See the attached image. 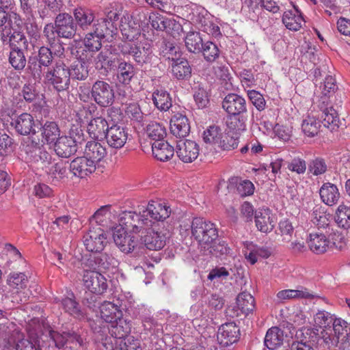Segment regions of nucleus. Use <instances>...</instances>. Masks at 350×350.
I'll return each mask as SVG.
<instances>
[{
  "instance_id": "a19ab883",
  "label": "nucleus",
  "mask_w": 350,
  "mask_h": 350,
  "mask_svg": "<svg viewBox=\"0 0 350 350\" xmlns=\"http://www.w3.org/2000/svg\"><path fill=\"white\" fill-rule=\"evenodd\" d=\"M172 72L178 80L187 79L191 75V68L187 59H177L172 62Z\"/></svg>"
},
{
  "instance_id": "f257e3e1",
  "label": "nucleus",
  "mask_w": 350,
  "mask_h": 350,
  "mask_svg": "<svg viewBox=\"0 0 350 350\" xmlns=\"http://www.w3.org/2000/svg\"><path fill=\"white\" fill-rule=\"evenodd\" d=\"M107 286H83L84 295L82 297L83 308L72 298L66 297L62 300V305L66 312L79 320L91 321L94 316L98 317L97 296L107 291Z\"/></svg>"
},
{
  "instance_id": "3c124183",
  "label": "nucleus",
  "mask_w": 350,
  "mask_h": 350,
  "mask_svg": "<svg viewBox=\"0 0 350 350\" xmlns=\"http://www.w3.org/2000/svg\"><path fill=\"white\" fill-rule=\"evenodd\" d=\"M222 135L223 133L219 126H210L203 133V140L206 144L212 145L216 149Z\"/></svg>"
},
{
  "instance_id": "a18cd8bd",
  "label": "nucleus",
  "mask_w": 350,
  "mask_h": 350,
  "mask_svg": "<svg viewBox=\"0 0 350 350\" xmlns=\"http://www.w3.org/2000/svg\"><path fill=\"white\" fill-rule=\"evenodd\" d=\"M133 48L132 56L137 63L145 64L150 61L152 50L150 43L145 42L139 45L135 44Z\"/></svg>"
},
{
  "instance_id": "4468645a",
  "label": "nucleus",
  "mask_w": 350,
  "mask_h": 350,
  "mask_svg": "<svg viewBox=\"0 0 350 350\" xmlns=\"http://www.w3.org/2000/svg\"><path fill=\"white\" fill-rule=\"evenodd\" d=\"M86 250L91 252H101L105 247L107 235L101 228H91L83 237Z\"/></svg>"
},
{
  "instance_id": "a878e982",
  "label": "nucleus",
  "mask_w": 350,
  "mask_h": 350,
  "mask_svg": "<svg viewBox=\"0 0 350 350\" xmlns=\"http://www.w3.org/2000/svg\"><path fill=\"white\" fill-rule=\"evenodd\" d=\"M144 211L149 218L156 223L168 218L172 210L165 202L151 200Z\"/></svg>"
},
{
  "instance_id": "9d476101",
  "label": "nucleus",
  "mask_w": 350,
  "mask_h": 350,
  "mask_svg": "<svg viewBox=\"0 0 350 350\" xmlns=\"http://www.w3.org/2000/svg\"><path fill=\"white\" fill-rule=\"evenodd\" d=\"M70 135L61 136L54 142V150L59 157L68 158L77 152V143L83 135V131L80 128H72Z\"/></svg>"
},
{
  "instance_id": "393cba45",
  "label": "nucleus",
  "mask_w": 350,
  "mask_h": 350,
  "mask_svg": "<svg viewBox=\"0 0 350 350\" xmlns=\"http://www.w3.org/2000/svg\"><path fill=\"white\" fill-rule=\"evenodd\" d=\"M57 36L65 38L73 37L76 33V25L72 17L66 13L59 14L55 19Z\"/></svg>"
},
{
  "instance_id": "79ce46f5",
  "label": "nucleus",
  "mask_w": 350,
  "mask_h": 350,
  "mask_svg": "<svg viewBox=\"0 0 350 350\" xmlns=\"http://www.w3.org/2000/svg\"><path fill=\"white\" fill-rule=\"evenodd\" d=\"M204 42L201 34L198 31H190L185 37V45L187 50L193 54H200Z\"/></svg>"
},
{
  "instance_id": "0eeeda50",
  "label": "nucleus",
  "mask_w": 350,
  "mask_h": 350,
  "mask_svg": "<svg viewBox=\"0 0 350 350\" xmlns=\"http://www.w3.org/2000/svg\"><path fill=\"white\" fill-rule=\"evenodd\" d=\"M119 225L133 233L145 234L154 226L155 222L149 218L144 209L137 213L135 211H124L119 215Z\"/></svg>"
},
{
  "instance_id": "37998d69",
  "label": "nucleus",
  "mask_w": 350,
  "mask_h": 350,
  "mask_svg": "<svg viewBox=\"0 0 350 350\" xmlns=\"http://www.w3.org/2000/svg\"><path fill=\"white\" fill-rule=\"evenodd\" d=\"M282 23L289 30L296 31L301 27L304 20L297 10H288L283 14Z\"/></svg>"
},
{
  "instance_id": "2eb2a0df",
  "label": "nucleus",
  "mask_w": 350,
  "mask_h": 350,
  "mask_svg": "<svg viewBox=\"0 0 350 350\" xmlns=\"http://www.w3.org/2000/svg\"><path fill=\"white\" fill-rule=\"evenodd\" d=\"M127 230L118 225L113 228V238L116 245L124 253L133 252L137 245V239L127 233Z\"/></svg>"
},
{
  "instance_id": "39448f33",
  "label": "nucleus",
  "mask_w": 350,
  "mask_h": 350,
  "mask_svg": "<svg viewBox=\"0 0 350 350\" xmlns=\"http://www.w3.org/2000/svg\"><path fill=\"white\" fill-rule=\"evenodd\" d=\"M93 31L86 34L84 45L90 51H98L102 46V39L113 38L116 29L111 21L101 18L94 21L92 25Z\"/></svg>"
},
{
  "instance_id": "423d86ee",
  "label": "nucleus",
  "mask_w": 350,
  "mask_h": 350,
  "mask_svg": "<svg viewBox=\"0 0 350 350\" xmlns=\"http://www.w3.org/2000/svg\"><path fill=\"white\" fill-rule=\"evenodd\" d=\"M191 234L201 248L204 250L212 247L219 237L216 225L201 217H196L191 224Z\"/></svg>"
},
{
  "instance_id": "8fccbe9b",
  "label": "nucleus",
  "mask_w": 350,
  "mask_h": 350,
  "mask_svg": "<svg viewBox=\"0 0 350 350\" xmlns=\"http://www.w3.org/2000/svg\"><path fill=\"white\" fill-rule=\"evenodd\" d=\"M335 221L339 227L345 229L350 228V206L341 204H340L335 213Z\"/></svg>"
},
{
  "instance_id": "bb28decb",
  "label": "nucleus",
  "mask_w": 350,
  "mask_h": 350,
  "mask_svg": "<svg viewBox=\"0 0 350 350\" xmlns=\"http://www.w3.org/2000/svg\"><path fill=\"white\" fill-rule=\"evenodd\" d=\"M243 246L244 256L251 265H254L258 261V257L268 258L271 254L269 247L258 246L251 241L243 242Z\"/></svg>"
},
{
  "instance_id": "b1692460",
  "label": "nucleus",
  "mask_w": 350,
  "mask_h": 350,
  "mask_svg": "<svg viewBox=\"0 0 350 350\" xmlns=\"http://www.w3.org/2000/svg\"><path fill=\"white\" fill-rule=\"evenodd\" d=\"M222 107L228 115H241L247 111L245 100L237 94L226 95L223 100Z\"/></svg>"
},
{
  "instance_id": "f704fd0d",
  "label": "nucleus",
  "mask_w": 350,
  "mask_h": 350,
  "mask_svg": "<svg viewBox=\"0 0 350 350\" xmlns=\"http://www.w3.org/2000/svg\"><path fill=\"white\" fill-rule=\"evenodd\" d=\"M152 151L154 157L161 161L170 160L174 154L173 146L165 140H159L152 144Z\"/></svg>"
},
{
  "instance_id": "72a5a7b5",
  "label": "nucleus",
  "mask_w": 350,
  "mask_h": 350,
  "mask_svg": "<svg viewBox=\"0 0 350 350\" xmlns=\"http://www.w3.org/2000/svg\"><path fill=\"white\" fill-rule=\"evenodd\" d=\"M83 155L97 164L107 155V149L97 139L91 140L86 143Z\"/></svg>"
},
{
  "instance_id": "f3484780",
  "label": "nucleus",
  "mask_w": 350,
  "mask_h": 350,
  "mask_svg": "<svg viewBox=\"0 0 350 350\" xmlns=\"http://www.w3.org/2000/svg\"><path fill=\"white\" fill-rule=\"evenodd\" d=\"M120 29L123 38L129 41L137 40L141 35L139 20L128 14L121 18Z\"/></svg>"
},
{
  "instance_id": "0e129e2a",
  "label": "nucleus",
  "mask_w": 350,
  "mask_h": 350,
  "mask_svg": "<svg viewBox=\"0 0 350 350\" xmlns=\"http://www.w3.org/2000/svg\"><path fill=\"white\" fill-rule=\"evenodd\" d=\"M85 284H106V279L98 271L85 269L83 275Z\"/></svg>"
},
{
  "instance_id": "de8ad7c7",
  "label": "nucleus",
  "mask_w": 350,
  "mask_h": 350,
  "mask_svg": "<svg viewBox=\"0 0 350 350\" xmlns=\"http://www.w3.org/2000/svg\"><path fill=\"white\" fill-rule=\"evenodd\" d=\"M135 75L133 65L126 62H120L118 66V79L120 83L128 85Z\"/></svg>"
},
{
  "instance_id": "13d9d810",
  "label": "nucleus",
  "mask_w": 350,
  "mask_h": 350,
  "mask_svg": "<svg viewBox=\"0 0 350 350\" xmlns=\"http://www.w3.org/2000/svg\"><path fill=\"white\" fill-rule=\"evenodd\" d=\"M214 70L216 77L221 81V84L224 85V88L227 90H232V77L228 66H217Z\"/></svg>"
},
{
  "instance_id": "864d4df0",
  "label": "nucleus",
  "mask_w": 350,
  "mask_h": 350,
  "mask_svg": "<svg viewBox=\"0 0 350 350\" xmlns=\"http://www.w3.org/2000/svg\"><path fill=\"white\" fill-rule=\"evenodd\" d=\"M277 297L280 299H289L295 298H314L319 296L309 293L306 288H304V290H283L278 293Z\"/></svg>"
},
{
  "instance_id": "338daca9",
  "label": "nucleus",
  "mask_w": 350,
  "mask_h": 350,
  "mask_svg": "<svg viewBox=\"0 0 350 350\" xmlns=\"http://www.w3.org/2000/svg\"><path fill=\"white\" fill-rule=\"evenodd\" d=\"M46 172L53 180H60L66 176L67 167L64 161H60L53 165Z\"/></svg>"
},
{
  "instance_id": "412c9836",
  "label": "nucleus",
  "mask_w": 350,
  "mask_h": 350,
  "mask_svg": "<svg viewBox=\"0 0 350 350\" xmlns=\"http://www.w3.org/2000/svg\"><path fill=\"white\" fill-rule=\"evenodd\" d=\"M98 297L99 295L97 296V299H98ZM96 304L98 306L96 308L98 317L94 315L93 321L94 318L101 319L106 323H110L122 317V310L116 304L111 301H104L99 306L100 303L98 299H97Z\"/></svg>"
},
{
  "instance_id": "7c9ffc66",
  "label": "nucleus",
  "mask_w": 350,
  "mask_h": 350,
  "mask_svg": "<svg viewBox=\"0 0 350 350\" xmlns=\"http://www.w3.org/2000/svg\"><path fill=\"white\" fill-rule=\"evenodd\" d=\"M307 243L310 250L316 254H324L332 247L329 239L320 232L310 233Z\"/></svg>"
},
{
  "instance_id": "aec40b11",
  "label": "nucleus",
  "mask_w": 350,
  "mask_h": 350,
  "mask_svg": "<svg viewBox=\"0 0 350 350\" xmlns=\"http://www.w3.org/2000/svg\"><path fill=\"white\" fill-rule=\"evenodd\" d=\"M200 152L199 145L192 140H180L176 145V154L184 163H191L195 161Z\"/></svg>"
},
{
  "instance_id": "4d7b16f0",
  "label": "nucleus",
  "mask_w": 350,
  "mask_h": 350,
  "mask_svg": "<svg viewBox=\"0 0 350 350\" xmlns=\"http://www.w3.org/2000/svg\"><path fill=\"white\" fill-rule=\"evenodd\" d=\"M97 107L94 103L82 105L76 111L77 120L80 123L88 122L93 118V114L96 111Z\"/></svg>"
},
{
  "instance_id": "2f4dec72",
  "label": "nucleus",
  "mask_w": 350,
  "mask_h": 350,
  "mask_svg": "<svg viewBox=\"0 0 350 350\" xmlns=\"http://www.w3.org/2000/svg\"><path fill=\"white\" fill-rule=\"evenodd\" d=\"M171 133L176 137H185L190 132V125L186 116L181 113L174 114L170 120Z\"/></svg>"
},
{
  "instance_id": "69168bd1",
  "label": "nucleus",
  "mask_w": 350,
  "mask_h": 350,
  "mask_svg": "<svg viewBox=\"0 0 350 350\" xmlns=\"http://www.w3.org/2000/svg\"><path fill=\"white\" fill-rule=\"evenodd\" d=\"M70 77L77 80H84L88 76V70L86 63L77 61L72 66L70 70Z\"/></svg>"
},
{
  "instance_id": "20e7f679",
  "label": "nucleus",
  "mask_w": 350,
  "mask_h": 350,
  "mask_svg": "<svg viewBox=\"0 0 350 350\" xmlns=\"http://www.w3.org/2000/svg\"><path fill=\"white\" fill-rule=\"evenodd\" d=\"M25 161L33 168L46 169L52 161V156L48 152L40 142L39 137H33L31 140H25Z\"/></svg>"
},
{
  "instance_id": "4c0bfd02",
  "label": "nucleus",
  "mask_w": 350,
  "mask_h": 350,
  "mask_svg": "<svg viewBox=\"0 0 350 350\" xmlns=\"http://www.w3.org/2000/svg\"><path fill=\"white\" fill-rule=\"evenodd\" d=\"M74 16L77 25L83 30L89 29L95 21V16L92 10L78 8L74 11Z\"/></svg>"
},
{
  "instance_id": "a211bd4d",
  "label": "nucleus",
  "mask_w": 350,
  "mask_h": 350,
  "mask_svg": "<svg viewBox=\"0 0 350 350\" xmlns=\"http://www.w3.org/2000/svg\"><path fill=\"white\" fill-rule=\"evenodd\" d=\"M96 165L85 155L74 159L70 163V170L75 176L85 178L96 169Z\"/></svg>"
},
{
  "instance_id": "f03ea898",
  "label": "nucleus",
  "mask_w": 350,
  "mask_h": 350,
  "mask_svg": "<svg viewBox=\"0 0 350 350\" xmlns=\"http://www.w3.org/2000/svg\"><path fill=\"white\" fill-rule=\"evenodd\" d=\"M18 21H12V30H10V42L12 51H10L9 61L12 67L15 69L14 72H12L9 79V84L13 86V88L17 90L20 88L21 81L18 74H21L22 70V52L21 49V42L22 41V26L18 18Z\"/></svg>"
},
{
  "instance_id": "774afa93",
  "label": "nucleus",
  "mask_w": 350,
  "mask_h": 350,
  "mask_svg": "<svg viewBox=\"0 0 350 350\" xmlns=\"http://www.w3.org/2000/svg\"><path fill=\"white\" fill-rule=\"evenodd\" d=\"M98 256V265L100 269H110L116 268L118 266V260L111 254L105 252Z\"/></svg>"
},
{
  "instance_id": "e2e57ef3",
  "label": "nucleus",
  "mask_w": 350,
  "mask_h": 350,
  "mask_svg": "<svg viewBox=\"0 0 350 350\" xmlns=\"http://www.w3.org/2000/svg\"><path fill=\"white\" fill-rule=\"evenodd\" d=\"M327 165L324 159L316 157L308 164V172L314 176H320L326 172Z\"/></svg>"
},
{
  "instance_id": "58836bf2",
  "label": "nucleus",
  "mask_w": 350,
  "mask_h": 350,
  "mask_svg": "<svg viewBox=\"0 0 350 350\" xmlns=\"http://www.w3.org/2000/svg\"><path fill=\"white\" fill-rule=\"evenodd\" d=\"M108 329L111 336L114 339L124 338L128 337L131 332V325L122 317L110 323V327H108Z\"/></svg>"
},
{
  "instance_id": "bf43d9fd",
  "label": "nucleus",
  "mask_w": 350,
  "mask_h": 350,
  "mask_svg": "<svg viewBox=\"0 0 350 350\" xmlns=\"http://www.w3.org/2000/svg\"><path fill=\"white\" fill-rule=\"evenodd\" d=\"M321 127L320 122L314 117L308 116L303 120L301 129L304 134L308 137H314L318 134Z\"/></svg>"
},
{
  "instance_id": "ea45409f",
  "label": "nucleus",
  "mask_w": 350,
  "mask_h": 350,
  "mask_svg": "<svg viewBox=\"0 0 350 350\" xmlns=\"http://www.w3.org/2000/svg\"><path fill=\"white\" fill-rule=\"evenodd\" d=\"M152 99L154 106L161 111H167L172 106V97L165 90H156L152 93Z\"/></svg>"
},
{
  "instance_id": "5fc2aeb1",
  "label": "nucleus",
  "mask_w": 350,
  "mask_h": 350,
  "mask_svg": "<svg viewBox=\"0 0 350 350\" xmlns=\"http://www.w3.org/2000/svg\"><path fill=\"white\" fill-rule=\"evenodd\" d=\"M146 132L148 137L154 142L163 140L164 137L166 135L165 126L157 122H150L147 126Z\"/></svg>"
},
{
  "instance_id": "c756f323",
  "label": "nucleus",
  "mask_w": 350,
  "mask_h": 350,
  "mask_svg": "<svg viewBox=\"0 0 350 350\" xmlns=\"http://www.w3.org/2000/svg\"><path fill=\"white\" fill-rule=\"evenodd\" d=\"M109 128L107 120L102 116H98L88 122L87 132L92 139L98 140L104 139Z\"/></svg>"
},
{
  "instance_id": "9b49d317",
  "label": "nucleus",
  "mask_w": 350,
  "mask_h": 350,
  "mask_svg": "<svg viewBox=\"0 0 350 350\" xmlns=\"http://www.w3.org/2000/svg\"><path fill=\"white\" fill-rule=\"evenodd\" d=\"M255 308V299L248 293L242 292L237 297L236 303L226 310L227 316L243 319L252 313Z\"/></svg>"
},
{
  "instance_id": "603ef678",
  "label": "nucleus",
  "mask_w": 350,
  "mask_h": 350,
  "mask_svg": "<svg viewBox=\"0 0 350 350\" xmlns=\"http://www.w3.org/2000/svg\"><path fill=\"white\" fill-rule=\"evenodd\" d=\"M312 221L319 230L326 229L329 226L331 215L321 208H316L312 213Z\"/></svg>"
},
{
  "instance_id": "c03bdc74",
  "label": "nucleus",
  "mask_w": 350,
  "mask_h": 350,
  "mask_svg": "<svg viewBox=\"0 0 350 350\" xmlns=\"http://www.w3.org/2000/svg\"><path fill=\"white\" fill-rule=\"evenodd\" d=\"M283 340V331L278 327H272L267 332L264 342L268 349L273 350L280 347Z\"/></svg>"
},
{
  "instance_id": "5701e85b",
  "label": "nucleus",
  "mask_w": 350,
  "mask_h": 350,
  "mask_svg": "<svg viewBox=\"0 0 350 350\" xmlns=\"http://www.w3.org/2000/svg\"><path fill=\"white\" fill-rule=\"evenodd\" d=\"M108 145L113 148H120L124 146L128 138L127 130L120 125L109 126L105 137Z\"/></svg>"
},
{
  "instance_id": "1a4fd4ad",
  "label": "nucleus",
  "mask_w": 350,
  "mask_h": 350,
  "mask_svg": "<svg viewBox=\"0 0 350 350\" xmlns=\"http://www.w3.org/2000/svg\"><path fill=\"white\" fill-rule=\"evenodd\" d=\"M44 82L52 85L57 92L68 89L70 73L69 68L62 61L57 62L53 69H49L44 75Z\"/></svg>"
},
{
  "instance_id": "6e6552de",
  "label": "nucleus",
  "mask_w": 350,
  "mask_h": 350,
  "mask_svg": "<svg viewBox=\"0 0 350 350\" xmlns=\"http://www.w3.org/2000/svg\"><path fill=\"white\" fill-rule=\"evenodd\" d=\"M316 107L321 112L318 116L322 119V122L326 128L331 131H336L339 129H343L347 121L345 118L340 119L338 112L332 106L329 96H321L317 102H314L313 108Z\"/></svg>"
},
{
  "instance_id": "473e14b6",
  "label": "nucleus",
  "mask_w": 350,
  "mask_h": 350,
  "mask_svg": "<svg viewBox=\"0 0 350 350\" xmlns=\"http://www.w3.org/2000/svg\"><path fill=\"white\" fill-rule=\"evenodd\" d=\"M319 195L321 201L329 206L336 204L340 198L338 187L329 182L324 183L321 185L319 189Z\"/></svg>"
},
{
  "instance_id": "f8f14e48",
  "label": "nucleus",
  "mask_w": 350,
  "mask_h": 350,
  "mask_svg": "<svg viewBox=\"0 0 350 350\" xmlns=\"http://www.w3.org/2000/svg\"><path fill=\"white\" fill-rule=\"evenodd\" d=\"M91 96L101 107H107L114 102L115 93L113 87L106 81L98 80L92 86Z\"/></svg>"
},
{
  "instance_id": "6e6d98bb",
  "label": "nucleus",
  "mask_w": 350,
  "mask_h": 350,
  "mask_svg": "<svg viewBox=\"0 0 350 350\" xmlns=\"http://www.w3.org/2000/svg\"><path fill=\"white\" fill-rule=\"evenodd\" d=\"M245 120L246 118L243 114H229L226 119V125L230 130L239 133L245 130Z\"/></svg>"
},
{
  "instance_id": "c9c22d12",
  "label": "nucleus",
  "mask_w": 350,
  "mask_h": 350,
  "mask_svg": "<svg viewBox=\"0 0 350 350\" xmlns=\"http://www.w3.org/2000/svg\"><path fill=\"white\" fill-rule=\"evenodd\" d=\"M116 212L112 210L111 205H105L98 209L93 215V219L103 227L111 228V224L116 219Z\"/></svg>"
},
{
  "instance_id": "4be33fe9",
  "label": "nucleus",
  "mask_w": 350,
  "mask_h": 350,
  "mask_svg": "<svg viewBox=\"0 0 350 350\" xmlns=\"http://www.w3.org/2000/svg\"><path fill=\"white\" fill-rule=\"evenodd\" d=\"M156 225L150 230L146 232L142 239L146 247L150 250H159L162 249L166 242L167 234L163 230H159L156 228Z\"/></svg>"
},
{
  "instance_id": "ddd939ff",
  "label": "nucleus",
  "mask_w": 350,
  "mask_h": 350,
  "mask_svg": "<svg viewBox=\"0 0 350 350\" xmlns=\"http://www.w3.org/2000/svg\"><path fill=\"white\" fill-rule=\"evenodd\" d=\"M42 326L41 335H46L50 338L51 341L55 344V347L60 349L64 346L65 344L72 345H81V338L80 336L75 333L64 332L59 334L57 332L53 330L49 325H46L44 321H40Z\"/></svg>"
},
{
  "instance_id": "052dcab7",
  "label": "nucleus",
  "mask_w": 350,
  "mask_h": 350,
  "mask_svg": "<svg viewBox=\"0 0 350 350\" xmlns=\"http://www.w3.org/2000/svg\"><path fill=\"white\" fill-rule=\"evenodd\" d=\"M335 319L336 317L334 314L325 310H319L314 315V322L315 325L319 327H323V329H329Z\"/></svg>"
},
{
  "instance_id": "dca6fc26",
  "label": "nucleus",
  "mask_w": 350,
  "mask_h": 350,
  "mask_svg": "<svg viewBox=\"0 0 350 350\" xmlns=\"http://www.w3.org/2000/svg\"><path fill=\"white\" fill-rule=\"evenodd\" d=\"M42 332L40 321L37 317H33L27 323V338L23 340V350H41L40 339Z\"/></svg>"
},
{
  "instance_id": "7ed1b4c3",
  "label": "nucleus",
  "mask_w": 350,
  "mask_h": 350,
  "mask_svg": "<svg viewBox=\"0 0 350 350\" xmlns=\"http://www.w3.org/2000/svg\"><path fill=\"white\" fill-rule=\"evenodd\" d=\"M332 328L321 330V339L329 349L338 347L340 350H350V325L340 318L332 323Z\"/></svg>"
},
{
  "instance_id": "6ab92c4d",
  "label": "nucleus",
  "mask_w": 350,
  "mask_h": 350,
  "mask_svg": "<svg viewBox=\"0 0 350 350\" xmlns=\"http://www.w3.org/2000/svg\"><path fill=\"white\" fill-rule=\"evenodd\" d=\"M240 337V329L234 322L226 323L220 326L217 332V340L224 347L237 342Z\"/></svg>"
},
{
  "instance_id": "e433bc0d",
  "label": "nucleus",
  "mask_w": 350,
  "mask_h": 350,
  "mask_svg": "<svg viewBox=\"0 0 350 350\" xmlns=\"http://www.w3.org/2000/svg\"><path fill=\"white\" fill-rule=\"evenodd\" d=\"M42 144H51L54 143L60 136V130L57 124L53 121H46L42 126H40Z\"/></svg>"
},
{
  "instance_id": "49530a36",
  "label": "nucleus",
  "mask_w": 350,
  "mask_h": 350,
  "mask_svg": "<svg viewBox=\"0 0 350 350\" xmlns=\"http://www.w3.org/2000/svg\"><path fill=\"white\" fill-rule=\"evenodd\" d=\"M39 129H40V122L38 120L35 121L31 114L23 113V135H29L25 139H23V142L31 140L33 137H39L37 134Z\"/></svg>"
},
{
  "instance_id": "09e8293b",
  "label": "nucleus",
  "mask_w": 350,
  "mask_h": 350,
  "mask_svg": "<svg viewBox=\"0 0 350 350\" xmlns=\"http://www.w3.org/2000/svg\"><path fill=\"white\" fill-rule=\"evenodd\" d=\"M220 52V49L215 42L208 40L204 42L200 53L206 62L213 63L219 57Z\"/></svg>"
},
{
  "instance_id": "680f3d73",
  "label": "nucleus",
  "mask_w": 350,
  "mask_h": 350,
  "mask_svg": "<svg viewBox=\"0 0 350 350\" xmlns=\"http://www.w3.org/2000/svg\"><path fill=\"white\" fill-rule=\"evenodd\" d=\"M198 27L202 31H204L214 38H218L221 36L219 27L204 18L200 20L198 24Z\"/></svg>"
},
{
  "instance_id": "c85d7f7f",
  "label": "nucleus",
  "mask_w": 350,
  "mask_h": 350,
  "mask_svg": "<svg viewBox=\"0 0 350 350\" xmlns=\"http://www.w3.org/2000/svg\"><path fill=\"white\" fill-rule=\"evenodd\" d=\"M148 21L152 27L157 31L170 32L171 30L182 29L180 25L175 20L167 18L157 12L150 14Z\"/></svg>"
},
{
  "instance_id": "cd10ccee",
  "label": "nucleus",
  "mask_w": 350,
  "mask_h": 350,
  "mask_svg": "<svg viewBox=\"0 0 350 350\" xmlns=\"http://www.w3.org/2000/svg\"><path fill=\"white\" fill-rule=\"evenodd\" d=\"M256 226L264 233L271 232L275 225V219L269 208H260L256 211Z\"/></svg>"
}]
</instances>
